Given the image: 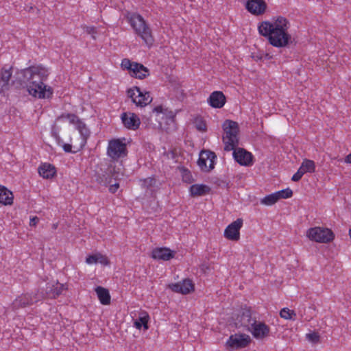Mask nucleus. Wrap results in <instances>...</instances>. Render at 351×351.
<instances>
[{"label":"nucleus","instance_id":"1","mask_svg":"<svg viewBox=\"0 0 351 351\" xmlns=\"http://www.w3.org/2000/svg\"><path fill=\"white\" fill-rule=\"evenodd\" d=\"M289 28V21L283 16L272 21H263L258 27L260 34L267 38L271 45L278 48L287 47L292 43Z\"/></svg>","mask_w":351,"mask_h":351},{"label":"nucleus","instance_id":"2","mask_svg":"<svg viewBox=\"0 0 351 351\" xmlns=\"http://www.w3.org/2000/svg\"><path fill=\"white\" fill-rule=\"evenodd\" d=\"M224 135L223 142L224 150L230 152L233 150L234 160L241 165L249 167L253 165V155L243 148L236 149L239 145V125L231 120H226L223 123Z\"/></svg>","mask_w":351,"mask_h":351},{"label":"nucleus","instance_id":"3","mask_svg":"<svg viewBox=\"0 0 351 351\" xmlns=\"http://www.w3.org/2000/svg\"><path fill=\"white\" fill-rule=\"evenodd\" d=\"M24 76L28 82L27 90L29 95L39 99H49L52 97L51 88L47 87L43 82L48 76L47 70L44 67L30 66L25 69Z\"/></svg>","mask_w":351,"mask_h":351},{"label":"nucleus","instance_id":"4","mask_svg":"<svg viewBox=\"0 0 351 351\" xmlns=\"http://www.w3.org/2000/svg\"><path fill=\"white\" fill-rule=\"evenodd\" d=\"M176 114L173 111L158 106L152 110V114L147 119L146 127L154 130H161L167 132L175 127Z\"/></svg>","mask_w":351,"mask_h":351},{"label":"nucleus","instance_id":"5","mask_svg":"<svg viewBox=\"0 0 351 351\" xmlns=\"http://www.w3.org/2000/svg\"><path fill=\"white\" fill-rule=\"evenodd\" d=\"M125 18L130 23L135 34L149 47H151L154 41L152 29L143 17L136 12H127Z\"/></svg>","mask_w":351,"mask_h":351},{"label":"nucleus","instance_id":"6","mask_svg":"<svg viewBox=\"0 0 351 351\" xmlns=\"http://www.w3.org/2000/svg\"><path fill=\"white\" fill-rule=\"evenodd\" d=\"M58 120L67 119L71 124L75 126L76 130L80 132L82 137L81 145L84 146L87 139L89 138L90 132L86 123L75 114L64 113L58 117Z\"/></svg>","mask_w":351,"mask_h":351},{"label":"nucleus","instance_id":"7","mask_svg":"<svg viewBox=\"0 0 351 351\" xmlns=\"http://www.w3.org/2000/svg\"><path fill=\"white\" fill-rule=\"evenodd\" d=\"M306 236L311 241L321 243H330L335 239V234L330 229L322 227L309 228Z\"/></svg>","mask_w":351,"mask_h":351},{"label":"nucleus","instance_id":"8","mask_svg":"<svg viewBox=\"0 0 351 351\" xmlns=\"http://www.w3.org/2000/svg\"><path fill=\"white\" fill-rule=\"evenodd\" d=\"M67 289V286L65 284H61L58 282H47L46 288L40 289L36 293L37 300H41L45 298H56L60 296L64 291Z\"/></svg>","mask_w":351,"mask_h":351},{"label":"nucleus","instance_id":"9","mask_svg":"<svg viewBox=\"0 0 351 351\" xmlns=\"http://www.w3.org/2000/svg\"><path fill=\"white\" fill-rule=\"evenodd\" d=\"M107 154L113 160L125 157L128 154L126 144L119 138L109 141Z\"/></svg>","mask_w":351,"mask_h":351},{"label":"nucleus","instance_id":"10","mask_svg":"<svg viewBox=\"0 0 351 351\" xmlns=\"http://www.w3.org/2000/svg\"><path fill=\"white\" fill-rule=\"evenodd\" d=\"M121 66L123 69L129 71L131 76L136 78L142 80L149 75V71L147 67L142 64L131 62L127 58L122 60Z\"/></svg>","mask_w":351,"mask_h":351},{"label":"nucleus","instance_id":"11","mask_svg":"<svg viewBox=\"0 0 351 351\" xmlns=\"http://www.w3.org/2000/svg\"><path fill=\"white\" fill-rule=\"evenodd\" d=\"M127 95L136 106L139 107L146 106L152 101L149 92H143L138 86L129 88L127 90Z\"/></svg>","mask_w":351,"mask_h":351},{"label":"nucleus","instance_id":"12","mask_svg":"<svg viewBox=\"0 0 351 351\" xmlns=\"http://www.w3.org/2000/svg\"><path fill=\"white\" fill-rule=\"evenodd\" d=\"M251 343V338L245 333H236L231 335L226 343V346L231 349H241L246 348Z\"/></svg>","mask_w":351,"mask_h":351},{"label":"nucleus","instance_id":"13","mask_svg":"<svg viewBox=\"0 0 351 351\" xmlns=\"http://www.w3.org/2000/svg\"><path fill=\"white\" fill-rule=\"evenodd\" d=\"M216 155L209 150H204L200 152L197 164L203 171L208 172L215 167Z\"/></svg>","mask_w":351,"mask_h":351},{"label":"nucleus","instance_id":"14","mask_svg":"<svg viewBox=\"0 0 351 351\" xmlns=\"http://www.w3.org/2000/svg\"><path fill=\"white\" fill-rule=\"evenodd\" d=\"M292 195V190L289 188H287L286 189H283L265 196L261 200V204L267 206H271L276 203L278 200L281 199L291 197Z\"/></svg>","mask_w":351,"mask_h":351},{"label":"nucleus","instance_id":"15","mask_svg":"<svg viewBox=\"0 0 351 351\" xmlns=\"http://www.w3.org/2000/svg\"><path fill=\"white\" fill-rule=\"evenodd\" d=\"M243 221L239 218L229 224L224 231V237L231 241H237L240 239V229L243 226Z\"/></svg>","mask_w":351,"mask_h":351},{"label":"nucleus","instance_id":"16","mask_svg":"<svg viewBox=\"0 0 351 351\" xmlns=\"http://www.w3.org/2000/svg\"><path fill=\"white\" fill-rule=\"evenodd\" d=\"M249 332L258 339H263L268 337L270 332L269 327L264 322L253 321L252 326L249 328Z\"/></svg>","mask_w":351,"mask_h":351},{"label":"nucleus","instance_id":"17","mask_svg":"<svg viewBox=\"0 0 351 351\" xmlns=\"http://www.w3.org/2000/svg\"><path fill=\"white\" fill-rule=\"evenodd\" d=\"M38 295L35 294V300L33 299L32 295L28 293L21 294L16 297L11 304L10 308L12 311H15L19 308H25L31 306L34 302H37Z\"/></svg>","mask_w":351,"mask_h":351},{"label":"nucleus","instance_id":"18","mask_svg":"<svg viewBox=\"0 0 351 351\" xmlns=\"http://www.w3.org/2000/svg\"><path fill=\"white\" fill-rule=\"evenodd\" d=\"M267 5L264 0H247L245 3L246 10L253 15H263Z\"/></svg>","mask_w":351,"mask_h":351},{"label":"nucleus","instance_id":"19","mask_svg":"<svg viewBox=\"0 0 351 351\" xmlns=\"http://www.w3.org/2000/svg\"><path fill=\"white\" fill-rule=\"evenodd\" d=\"M123 124L129 130H136L141 124V120L133 112H123L121 115Z\"/></svg>","mask_w":351,"mask_h":351},{"label":"nucleus","instance_id":"20","mask_svg":"<svg viewBox=\"0 0 351 351\" xmlns=\"http://www.w3.org/2000/svg\"><path fill=\"white\" fill-rule=\"evenodd\" d=\"M169 289L176 293L188 294L194 290V285L191 280L184 279L180 282L173 283L169 285Z\"/></svg>","mask_w":351,"mask_h":351},{"label":"nucleus","instance_id":"21","mask_svg":"<svg viewBox=\"0 0 351 351\" xmlns=\"http://www.w3.org/2000/svg\"><path fill=\"white\" fill-rule=\"evenodd\" d=\"M226 96L221 91L213 92L208 99V103L210 106L215 108H222L226 104Z\"/></svg>","mask_w":351,"mask_h":351},{"label":"nucleus","instance_id":"22","mask_svg":"<svg viewBox=\"0 0 351 351\" xmlns=\"http://www.w3.org/2000/svg\"><path fill=\"white\" fill-rule=\"evenodd\" d=\"M173 256L174 252L166 247L156 248L152 252V257L154 259L169 261Z\"/></svg>","mask_w":351,"mask_h":351},{"label":"nucleus","instance_id":"23","mask_svg":"<svg viewBox=\"0 0 351 351\" xmlns=\"http://www.w3.org/2000/svg\"><path fill=\"white\" fill-rule=\"evenodd\" d=\"M237 319L241 326L247 328V330L252 326L253 321H256V319L252 317L250 308H243Z\"/></svg>","mask_w":351,"mask_h":351},{"label":"nucleus","instance_id":"24","mask_svg":"<svg viewBox=\"0 0 351 351\" xmlns=\"http://www.w3.org/2000/svg\"><path fill=\"white\" fill-rule=\"evenodd\" d=\"M38 173L45 179H51L56 175V169L51 164L43 163L38 167Z\"/></svg>","mask_w":351,"mask_h":351},{"label":"nucleus","instance_id":"25","mask_svg":"<svg viewBox=\"0 0 351 351\" xmlns=\"http://www.w3.org/2000/svg\"><path fill=\"white\" fill-rule=\"evenodd\" d=\"M14 195L11 191L5 186L0 184V204L5 206L13 204Z\"/></svg>","mask_w":351,"mask_h":351},{"label":"nucleus","instance_id":"26","mask_svg":"<svg viewBox=\"0 0 351 351\" xmlns=\"http://www.w3.org/2000/svg\"><path fill=\"white\" fill-rule=\"evenodd\" d=\"M189 191L193 197L203 196L210 193V188L206 184H193Z\"/></svg>","mask_w":351,"mask_h":351},{"label":"nucleus","instance_id":"27","mask_svg":"<svg viewBox=\"0 0 351 351\" xmlns=\"http://www.w3.org/2000/svg\"><path fill=\"white\" fill-rule=\"evenodd\" d=\"M12 73L11 71V68L9 69H2L0 72L1 75V82L2 83L1 85L0 94L3 93L5 90L8 89V85L10 80L12 77Z\"/></svg>","mask_w":351,"mask_h":351},{"label":"nucleus","instance_id":"28","mask_svg":"<svg viewBox=\"0 0 351 351\" xmlns=\"http://www.w3.org/2000/svg\"><path fill=\"white\" fill-rule=\"evenodd\" d=\"M149 319V316L148 313L145 311H141L139 313V317L136 319L134 322V326L137 329H141L143 326L145 330H147L149 328L148 322Z\"/></svg>","mask_w":351,"mask_h":351},{"label":"nucleus","instance_id":"29","mask_svg":"<svg viewBox=\"0 0 351 351\" xmlns=\"http://www.w3.org/2000/svg\"><path fill=\"white\" fill-rule=\"evenodd\" d=\"M97 297L100 302L104 305H108L110 303V295L107 289L102 287H97L95 289Z\"/></svg>","mask_w":351,"mask_h":351},{"label":"nucleus","instance_id":"30","mask_svg":"<svg viewBox=\"0 0 351 351\" xmlns=\"http://www.w3.org/2000/svg\"><path fill=\"white\" fill-rule=\"evenodd\" d=\"M96 182L103 186H106L112 182V178L108 171L102 173H97L96 176Z\"/></svg>","mask_w":351,"mask_h":351},{"label":"nucleus","instance_id":"31","mask_svg":"<svg viewBox=\"0 0 351 351\" xmlns=\"http://www.w3.org/2000/svg\"><path fill=\"white\" fill-rule=\"evenodd\" d=\"M280 316L285 319L295 320L296 319L295 312L288 308H283L281 309L280 311Z\"/></svg>","mask_w":351,"mask_h":351},{"label":"nucleus","instance_id":"32","mask_svg":"<svg viewBox=\"0 0 351 351\" xmlns=\"http://www.w3.org/2000/svg\"><path fill=\"white\" fill-rule=\"evenodd\" d=\"M307 173H313L315 171V164L313 160L304 159L300 166Z\"/></svg>","mask_w":351,"mask_h":351},{"label":"nucleus","instance_id":"33","mask_svg":"<svg viewBox=\"0 0 351 351\" xmlns=\"http://www.w3.org/2000/svg\"><path fill=\"white\" fill-rule=\"evenodd\" d=\"M180 172L183 182L188 184H191L193 182V176L189 169L182 167L180 169Z\"/></svg>","mask_w":351,"mask_h":351},{"label":"nucleus","instance_id":"34","mask_svg":"<svg viewBox=\"0 0 351 351\" xmlns=\"http://www.w3.org/2000/svg\"><path fill=\"white\" fill-rule=\"evenodd\" d=\"M306 339L313 343H317L319 342L320 336L317 332H313L311 333H308L306 335Z\"/></svg>","mask_w":351,"mask_h":351},{"label":"nucleus","instance_id":"35","mask_svg":"<svg viewBox=\"0 0 351 351\" xmlns=\"http://www.w3.org/2000/svg\"><path fill=\"white\" fill-rule=\"evenodd\" d=\"M195 125L196 129L199 132L206 131V124L202 119H196L195 121Z\"/></svg>","mask_w":351,"mask_h":351},{"label":"nucleus","instance_id":"36","mask_svg":"<svg viewBox=\"0 0 351 351\" xmlns=\"http://www.w3.org/2000/svg\"><path fill=\"white\" fill-rule=\"evenodd\" d=\"M304 173H306V172L300 167L297 172L292 176L291 180L293 182L300 181Z\"/></svg>","mask_w":351,"mask_h":351},{"label":"nucleus","instance_id":"37","mask_svg":"<svg viewBox=\"0 0 351 351\" xmlns=\"http://www.w3.org/2000/svg\"><path fill=\"white\" fill-rule=\"evenodd\" d=\"M142 186L148 189L154 184L155 180L152 178H147L141 180Z\"/></svg>","mask_w":351,"mask_h":351},{"label":"nucleus","instance_id":"38","mask_svg":"<svg viewBox=\"0 0 351 351\" xmlns=\"http://www.w3.org/2000/svg\"><path fill=\"white\" fill-rule=\"evenodd\" d=\"M97 259H98V263H99L104 265H108L110 263V261H109L108 257L105 255L100 254V253H97Z\"/></svg>","mask_w":351,"mask_h":351},{"label":"nucleus","instance_id":"39","mask_svg":"<svg viewBox=\"0 0 351 351\" xmlns=\"http://www.w3.org/2000/svg\"><path fill=\"white\" fill-rule=\"evenodd\" d=\"M86 263L89 265L97 263V253L88 256L86 258Z\"/></svg>","mask_w":351,"mask_h":351},{"label":"nucleus","instance_id":"40","mask_svg":"<svg viewBox=\"0 0 351 351\" xmlns=\"http://www.w3.org/2000/svg\"><path fill=\"white\" fill-rule=\"evenodd\" d=\"M108 173H110V175L111 176V178L114 177V178L115 180H117L118 178V176H119V173L116 171L115 169V167L114 166H112V165H110L108 168Z\"/></svg>","mask_w":351,"mask_h":351},{"label":"nucleus","instance_id":"41","mask_svg":"<svg viewBox=\"0 0 351 351\" xmlns=\"http://www.w3.org/2000/svg\"><path fill=\"white\" fill-rule=\"evenodd\" d=\"M119 188V184L115 183V184H111L110 186L109 191L110 193H114L118 190Z\"/></svg>","mask_w":351,"mask_h":351},{"label":"nucleus","instance_id":"42","mask_svg":"<svg viewBox=\"0 0 351 351\" xmlns=\"http://www.w3.org/2000/svg\"><path fill=\"white\" fill-rule=\"evenodd\" d=\"M62 148L65 152L69 153L72 152V146L68 143H63L62 145Z\"/></svg>","mask_w":351,"mask_h":351},{"label":"nucleus","instance_id":"43","mask_svg":"<svg viewBox=\"0 0 351 351\" xmlns=\"http://www.w3.org/2000/svg\"><path fill=\"white\" fill-rule=\"evenodd\" d=\"M39 221V218L38 217H34L30 219L29 226H36Z\"/></svg>","mask_w":351,"mask_h":351},{"label":"nucleus","instance_id":"44","mask_svg":"<svg viewBox=\"0 0 351 351\" xmlns=\"http://www.w3.org/2000/svg\"><path fill=\"white\" fill-rule=\"evenodd\" d=\"M86 32L88 34H94L96 32L95 28L94 27H86Z\"/></svg>","mask_w":351,"mask_h":351},{"label":"nucleus","instance_id":"45","mask_svg":"<svg viewBox=\"0 0 351 351\" xmlns=\"http://www.w3.org/2000/svg\"><path fill=\"white\" fill-rule=\"evenodd\" d=\"M345 162L351 164V153L345 158Z\"/></svg>","mask_w":351,"mask_h":351},{"label":"nucleus","instance_id":"46","mask_svg":"<svg viewBox=\"0 0 351 351\" xmlns=\"http://www.w3.org/2000/svg\"><path fill=\"white\" fill-rule=\"evenodd\" d=\"M349 236L351 238V229L349 230Z\"/></svg>","mask_w":351,"mask_h":351},{"label":"nucleus","instance_id":"47","mask_svg":"<svg viewBox=\"0 0 351 351\" xmlns=\"http://www.w3.org/2000/svg\"><path fill=\"white\" fill-rule=\"evenodd\" d=\"M57 228V225L56 224H53V228Z\"/></svg>","mask_w":351,"mask_h":351}]
</instances>
